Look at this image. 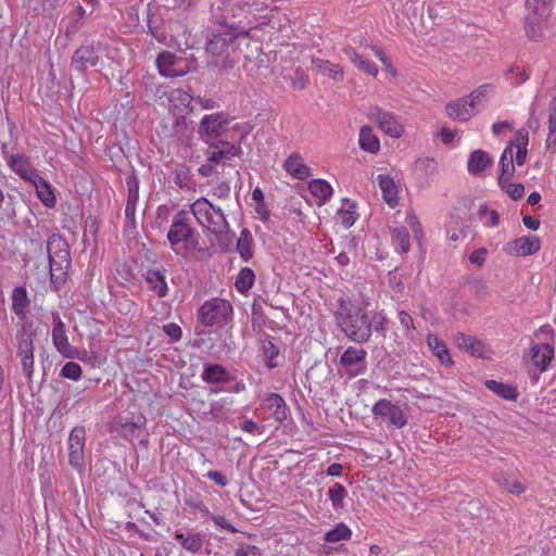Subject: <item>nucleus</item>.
I'll return each instance as SVG.
<instances>
[{
    "mask_svg": "<svg viewBox=\"0 0 556 556\" xmlns=\"http://www.w3.org/2000/svg\"><path fill=\"white\" fill-rule=\"evenodd\" d=\"M336 320L344 334L354 342L365 343L371 337L372 324L361 307H342V311L336 313Z\"/></svg>",
    "mask_w": 556,
    "mask_h": 556,
    "instance_id": "f257e3e1",
    "label": "nucleus"
},
{
    "mask_svg": "<svg viewBox=\"0 0 556 556\" xmlns=\"http://www.w3.org/2000/svg\"><path fill=\"white\" fill-rule=\"evenodd\" d=\"M50 275L53 282L64 281L66 270L71 265L70 248L61 235L53 233L48 238Z\"/></svg>",
    "mask_w": 556,
    "mask_h": 556,
    "instance_id": "f03ea898",
    "label": "nucleus"
},
{
    "mask_svg": "<svg viewBox=\"0 0 556 556\" xmlns=\"http://www.w3.org/2000/svg\"><path fill=\"white\" fill-rule=\"evenodd\" d=\"M236 39L235 28L226 26L222 31L214 34L207 41L205 50L213 56L207 62L208 66L229 68L232 63L229 60V48Z\"/></svg>",
    "mask_w": 556,
    "mask_h": 556,
    "instance_id": "7ed1b4c3",
    "label": "nucleus"
},
{
    "mask_svg": "<svg viewBox=\"0 0 556 556\" xmlns=\"http://www.w3.org/2000/svg\"><path fill=\"white\" fill-rule=\"evenodd\" d=\"M191 212L199 224L214 235H222L229 230V224L220 207L214 206L205 198L198 199L191 205Z\"/></svg>",
    "mask_w": 556,
    "mask_h": 556,
    "instance_id": "20e7f679",
    "label": "nucleus"
},
{
    "mask_svg": "<svg viewBox=\"0 0 556 556\" xmlns=\"http://www.w3.org/2000/svg\"><path fill=\"white\" fill-rule=\"evenodd\" d=\"M167 240L172 247L185 243L195 248L198 240L193 228L188 223V214L185 211L178 212L167 232Z\"/></svg>",
    "mask_w": 556,
    "mask_h": 556,
    "instance_id": "39448f33",
    "label": "nucleus"
},
{
    "mask_svg": "<svg viewBox=\"0 0 556 556\" xmlns=\"http://www.w3.org/2000/svg\"><path fill=\"white\" fill-rule=\"evenodd\" d=\"M232 312L230 303L222 299L206 301L198 311L199 320L205 326H212L225 320Z\"/></svg>",
    "mask_w": 556,
    "mask_h": 556,
    "instance_id": "423d86ee",
    "label": "nucleus"
},
{
    "mask_svg": "<svg viewBox=\"0 0 556 556\" xmlns=\"http://www.w3.org/2000/svg\"><path fill=\"white\" fill-rule=\"evenodd\" d=\"M368 118L375 121L378 127L392 138H400L404 134L403 125L392 112L384 111L379 106H371L368 111Z\"/></svg>",
    "mask_w": 556,
    "mask_h": 556,
    "instance_id": "0eeeda50",
    "label": "nucleus"
},
{
    "mask_svg": "<svg viewBox=\"0 0 556 556\" xmlns=\"http://www.w3.org/2000/svg\"><path fill=\"white\" fill-rule=\"evenodd\" d=\"M156 66L159 73L168 78L181 77L190 71L189 65L170 51H162L159 53Z\"/></svg>",
    "mask_w": 556,
    "mask_h": 556,
    "instance_id": "6e6552de",
    "label": "nucleus"
},
{
    "mask_svg": "<svg viewBox=\"0 0 556 556\" xmlns=\"http://www.w3.org/2000/svg\"><path fill=\"white\" fill-rule=\"evenodd\" d=\"M85 440L86 430L84 427H75L68 437V463L70 465L81 471L85 466Z\"/></svg>",
    "mask_w": 556,
    "mask_h": 556,
    "instance_id": "1a4fd4ad",
    "label": "nucleus"
},
{
    "mask_svg": "<svg viewBox=\"0 0 556 556\" xmlns=\"http://www.w3.org/2000/svg\"><path fill=\"white\" fill-rule=\"evenodd\" d=\"M99 59V54L93 45H84L74 52L71 65L76 72L84 73L94 67Z\"/></svg>",
    "mask_w": 556,
    "mask_h": 556,
    "instance_id": "9d476101",
    "label": "nucleus"
},
{
    "mask_svg": "<svg viewBox=\"0 0 556 556\" xmlns=\"http://www.w3.org/2000/svg\"><path fill=\"white\" fill-rule=\"evenodd\" d=\"M549 15L544 4L541 8H535V14L528 13L526 17V34L531 40H539L543 37L545 23Z\"/></svg>",
    "mask_w": 556,
    "mask_h": 556,
    "instance_id": "9b49d317",
    "label": "nucleus"
},
{
    "mask_svg": "<svg viewBox=\"0 0 556 556\" xmlns=\"http://www.w3.org/2000/svg\"><path fill=\"white\" fill-rule=\"evenodd\" d=\"M367 352L364 349H356L353 346H349L344 353L341 355L340 364L343 367L351 368L357 366L355 370H349L348 375L350 377H356L362 375L366 370V358Z\"/></svg>",
    "mask_w": 556,
    "mask_h": 556,
    "instance_id": "f8f14e48",
    "label": "nucleus"
},
{
    "mask_svg": "<svg viewBox=\"0 0 556 556\" xmlns=\"http://www.w3.org/2000/svg\"><path fill=\"white\" fill-rule=\"evenodd\" d=\"M17 341L23 371L27 378H30L34 370V342L31 334L24 331L17 336Z\"/></svg>",
    "mask_w": 556,
    "mask_h": 556,
    "instance_id": "ddd939ff",
    "label": "nucleus"
},
{
    "mask_svg": "<svg viewBox=\"0 0 556 556\" xmlns=\"http://www.w3.org/2000/svg\"><path fill=\"white\" fill-rule=\"evenodd\" d=\"M372 414L375 416L388 418L390 424L396 428H401L406 424L403 410L388 400L378 401L372 407Z\"/></svg>",
    "mask_w": 556,
    "mask_h": 556,
    "instance_id": "4468645a",
    "label": "nucleus"
},
{
    "mask_svg": "<svg viewBox=\"0 0 556 556\" xmlns=\"http://www.w3.org/2000/svg\"><path fill=\"white\" fill-rule=\"evenodd\" d=\"M227 124V118L222 113L205 115L200 123L199 134L201 138L218 137L226 130Z\"/></svg>",
    "mask_w": 556,
    "mask_h": 556,
    "instance_id": "2eb2a0df",
    "label": "nucleus"
},
{
    "mask_svg": "<svg viewBox=\"0 0 556 556\" xmlns=\"http://www.w3.org/2000/svg\"><path fill=\"white\" fill-rule=\"evenodd\" d=\"M541 248V240L535 236H523L508 243V252L517 256L535 254Z\"/></svg>",
    "mask_w": 556,
    "mask_h": 556,
    "instance_id": "dca6fc26",
    "label": "nucleus"
},
{
    "mask_svg": "<svg viewBox=\"0 0 556 556\" xmlns=\"http://www.w3.org/2000/svg\"><path fill=\"white\" fill-rule=\"evenodd\" d=\"M52 341L56 350L65 357H72V346L68 343L65 326L59 316H54Z\"/></svg>",
    "mask_w": 556,
    "mask_h": 556,
    "instance_id": "f3484780",
    "label": "nucleus"
},
{
    "mask_svg": "<svg viewBox=\"0 0 556 556\" xmlns=\"http://www.w3.org/2000/svg\"><path fill=\"white\" fill-rule=\"evenodd\" d=\"M554 357V348L548 343L535 344L531 349V361L540 371L546 370Z\"/></svg>",
    "mask_w": 556,
    "mask_h": 556,
    "instance_id": "a211bd4d",
    "label": "nucleus"
},
{
    "mask_svg": "<svg viewBox=\"0 0 556 556\" xmlns=\"http://www.w3.org/2000/svg\"><path fill=\"white\" fill-rule=\"evenodd\" d=\"M493 159L483 150H475L469 154L467 169L473 176L481 175L488 167L492 166Z\"/></svg>",
    "mask_w": 556,
    "mask_h": 556,
    "instance_id": "6ab92c4d",
    "label": "nucleus"
},
{
    "mask_svg": "<svg viewBox=\"0 0 556 556\" xmlns=\"http://www.w3.org/2000/svg\"><path fill=\"white\" fill-rule=\"evenodd\" d=\"M201 379L211 384L228 383L231 381L230 374L220 364H207L201 374Z\"/></svg>",
    "mask_w": 556,
    "mask_h": 556,
    "instance_id": "aec40b11",
    "label": "nucleus"
},
{
    "mask_svg": "<svg viewBox=\"0 0 556 556\" xmlns=\"http://www.w3.org/2000/svg\"><path fill=\"white\" fill-rule=\"evenodd\" d=\"M263 403L267 409L273 410V416L277 421L282 422L288 418L289 408L281 395L268 393Z\"/></svg>",
    "mask_w": 556,
    "mask_h": 556,
    "instance_id": "412c9836",
    "label": "nucleus"
},
{
    "mask_svg": "<svg viewBox=\"0 0 556 556\" xmlns=\"http://www.w3.org/2000/svg\"><path fill=\"white\" fill-rule=\"evenodd\" d=\"M312 64L319 73H321L325 76H328L333 81H343L344 72L342 66H340L339 64L319 58H313Z\"/></svg>",
    "mask_w": 556,
    "mask_h": 556,
    "instance_id": "4be33fe9",
    "label": "nucleus"
},
{
    "mask_svg": "<svg viewBox=\"0 0 556 556\" xmlns=\"http://www.w3.org/2000/svg\"><path fill=\"white\" fill-rule=\"evenodd\" d=\"M283 168L294 178L304 180L311 176L309 167L299 154H291L283 163Z\"/></svg>",
    "mask_w": 556,
    "mask_h": 556,
    "instance_id": "5701e85b",
    "label": "nucleus"
},
{
    "mask_svg": "<svg viewBox=\"0 0 556 556\" xmlns=\"http://www.w3.org/2000/svg\"><path fill=\"white\" fill-rule=\"evenodd\" d=\"M473 110L475 109L469 106V101L465 98L446 104V114L460 122L468 121L473 115Z\"/></svg>",
    "mask_w": 556,
    "mask_h": 556,
    "instance_id": "b1692460",
    "label": "nucleus"
},
{
    "mask_svg": "<svg viewBox=\"0 0 556 556\" xmlns=\"http://www.w3.org/2000/svg\"><path fill=\"white\" fill-rule=\"evenodd\" d=\"M378 182L382 191L383 200L390 206H395L399 203V189L394 180L388 175H379Z\"/></svg>",
    "mask_w": 556,
    "mask_h": 556,
    "instance_id": "393cba45",
    "label": "nucleus"
},
{
    "mask_svg": "<svg viewBox=\"0 0 556 556\" xmlns=\"http://www.w3.org/2000/svg\"><path fill=\"white\" fill-rule=\"evenodd\" d=\"M455 344L458 349L470 353L472 356H481L483 352V344L471 336L457 333L455 337Z\"/></svg>",
    "mask_w": 556,
    "mask_h": 556,
    "instance_id": "a878e982",
    "label": "nucleus"
},
{
    "mask_svg": "<svg viewBox=\"0 0 556 556\" xmlns=\"http://www.w3.org/2000/svg\"><path fill=\"white\" fill-rule=\"evenodd\" d=\"M359 147L366 152L377 153L380 149V141L374 134L370 126H363L359 130Z\"/></svg>",
    "mask_w": 556,
    "mask_h": 556,
    "instance_id": "bb28decb",
    "label": "nucleus"
},
{
    "mask_svg": "<svg viewBox=\"0 0 556 556\" xmlns=\"http://www.w3.org/2000/svg\"><path fill=\"white\" fill-rule=\"evenodd\" d=\"M428 346L432 353L440 359L442 365L451 366L453 361L444 342L434 334L427 338Z\"/></svg>",
    "mask_w": 556,
    "mask_h": 556,
    "instance_id": "cd10ccee",
    "label": "nucleus"
},
{
    "mask_svg": "<svg viewBox=\"0 0 556 556\" xmlns=\"http://www.w3.org/2000/svg\"><path fill=\"white\" fill-rule=\"evenodd\" d=\"M344 53L350 58L351 62L359 71L376 77L378 75L377 66L368 60H365L353 48H345Z\"/></svg>",
    "mask_w": 556,
    "mask_h": 556,
    "instance_id": "c85d7f7f",
    "label": "nucleus"
},
{
    "mask_svg": "<svg viewBox=\"0 0 556 556\" xmlns=\"http://www.w3.org/2000/svg\"><path fill=\"white\" fill-rule=\"evenodd\" d=\"M253 237L249 229L244 228L240 231V237L237 241V250L244 262L253 257Z\"/></svg>",
    "mask_w": 556,
    "mask_h": 556,
    "instance_id": "c756f323",
    "label": "nucleus"
},
{
    "mask_svg": "<svg viewBox=\"0 0 556 556\" xmlns=\"http://www.w3.org/2000/svg\"><path fill=\"white\" fill-rule=\"evenodd\" d=\"M139 200V187L138 181L134 179L132 181L128 182V198L125 208V215L126 218L135 223V215H136V207Z\"/></svg>",
    "mask_w": 556,
    "mask_h": 556,
    "instance_id": "7c9ffc66",
    "label": "nucleus"
},
{
    "mask_svg": "<svg viewBox=\"0 0 556 556\" xmlns=\"http://www.w3.org/2000/svg\"><path fill=\"white\" fill-rule=\"evenodd\" d=\"M29 301L26 289L16 287L12 292V309L18 317H25Z\"/></svg>",
    "mask_w": 556,
    "mask_h": 556,
    "instance_id": "2f4dec72",
    "label": "nucleus"
},
{
    "mask_svg": "<svg viewBox=\"0 0 556 556\" xmlns=\"http://www.w3.org/2000/svg\"><path fill=\"white\" fill-rule=\"evenodd\" d=\"M144 421L146 419L143 417H139L137 421L123 422L118 426V428H116V431L126 440L132 441L139 437Z\"/></svg>",
    "mask_w": 556,
    "mask_h": 556,
    "instance_id": "473e14b6",
    "label": "nucleus"
},
{
    "mask_svg": "<svg viewBox=\"0 0 556 556\" xmlns=\"http://www.w3.org/2000/svg\"><path fill=\"white\" fill-rule=\"evenodd\" d=\"M9 164L11 168L25 180H31L33 176H37L29 165L28 161L23 156L13 155L11 156Z\"/></svg>",
    "mask_w": 556,
    "mask_h": 556,
    "instance_id": "72a5a7b5",
    "label": "nucleus"
},
{
    "mask_svg": "<svg viewBox=\"0 0 556 556\" xmlns=\"http://www.w3.org/2000/svg\"><path fill=\"white\" fill-rule=\"evenodd\" d=\"M485 387L492 391L493 393L497 394L498 396L505 399V400H516L517 399V390L516 388L505 384L503 382L496 381V380H486L484 382Z\"/></svg>",
    "mask_w": 556,
    "mask_h": 556,
    "instance_id": "f704fd0d",
    "label": "nucleus"
},
{
    "mask_svg": "<svg viewBox=\"0 0 556 556\" xmlns=\"http://www.w3.org/2000/svg\"><path fill=\"white\" fill-rule=\"evenodd\" d=\"M173 136L177 137L179 141H187L193 129L188 123L187 118L182 115L175 116L174 123H173Z\"/></svg>",
    "mask_w": 556,
    "mask_h": 556,
    "instance_id": "c9c22d12",
    "label": "nucleus"
},
{
    "mask_svg": "<svg viewBox=\"0 0 556 556\" xmlns=\"http://www.w3.org/2000/svg\"><path fill=\"white\" fill-rule=\"evenodd\" d=\"M308 189L311 193L323 201L330 199L332 194L331 186L324 179H315L309 182Z\"/></svg>",
    "mask_w": 556,
    "mask_h": 556,
    "instance_id": "e433bc0d",
    "label": "nucleus"
},
{
    "mask_svg": "<svg viewBox=\"0 0 556 556\" xmlns=\"http://www.w3.org/2000/svg\"><path fill=\"white\" fill-rule=\"evenodd\" d=\"M254 280V271L251 268L244 267L239 271L235 286L239 292L244 293L252 288Z\"/></svg>",
    "mask_w": 556,
    "mask_h": 556,
    "instance_id": "4c0bfd02",
    "label": "nucleus"
},
{
    "mask_svg": "<svg viewBox=\"0 0 556 556\" xmlns=\"http://www.w3.org/2000/svg\"><path fill=\"white\" fill-rule=\"evenodd\" d=\"M352 531L344 523H339L334 529L328 531L325 534V541L329 543L339 542L342 540H349L351 538Z\"/></svg>",
    "mask_w": 556,
    "mask_h": 556,
    "instance_id": "58836bf2",
    "label": "nucleus"
},
{
    "mask_svg": "<svg viewBox=\"0 0 556 556\" xmlns=\"http://www.w3.org/2000/svg\"><path fill=\"white\" fill-rule=\"evenodd\" d=\"M147 281L153 285V289L157 292L159 296L166 294L167 286L164 276L159 270H148Z\"/></svg>",
    "mask_w": 556,
    "mask_h": 556,
    "instance_id": "ea45409f",
    "label": "nucleus"
},
{
    "mask_svg": "<svg viewBox=\"0 0 556 556\" xmlns=\"http://www.w3.org/2000/svg\"><path fill=\"white\" fill-rule=\"evenodd\" d=\"M392 240L396 243L402 253H407L409 250V233L404 227H395L391 231Z\"/></svg>",
    "mask_w": 556,
    "mask_h": 556,
    "instance_id": "a19ab883",
    "label": "nucleus"
},
{
    "mask_svg": "<svg viewBox=\"0 0 556 556\" xmlns=\"http://www.w3.org/2000/svg\"><path fill=\"white\" fill-rule=\"evenodd\" d=\"M328 495L334 509L343 507V500L346 496V490L341 483H334L329 489Z\"/></svg>",
    "mask_w": 556,
    "mask_h": 556,
    "instance_id": "79ce46f5",
    "label": "nucleus"
},
{
    "mask_svg": "<svg viewBox=\"0 0 556 556\" xmlns=\"http://www.w3.org/2000/svg\"><path fill=\"white\" fill-rule=\"evenodd\" d=\"M203 546V535L200 533L187 534L182 547L191 553H198Z\"/></svg>",
    "mask_w": 556,
    "mask_h": 556,
    "instance_id": "37998d69",
    "label": "nucleus"
},
{
    "mask_svg": "<svg viewBox=\"0 0 556 556\" xmlns=\"http://www.w3.org/2000/svg\"><path fill=\"white\" fill-rule=\"evenodd\" d=\"M40 182L42 185L41 188L36 186L37 194L46 206L52 207L55 204V197L48 184L42 178H40Z\"/></svg>",
    "mask_w": 556,
    "mask_h": 556,
    "instance_id": "c03bdc74",
    "label": "nucleus"
},
{
    "mask_svg": "<svg viewBox=\"0 0 556 556\" xmlns=\"http://www.w3.org/2000/svg\"><path fill=\"white\" fill-rule=\"evenodd\" d=\"M493 89V85L491 84H484V85H481L479 86L477 89H475L469 96L468 98L470 99L469 101V106L471 109H475L476 105L478 103H480L486 96V93Z\"/></svg>",
    "mask_w": 556,
    "mask_h": 556,
    "instance_id": "a18cd8bd",
    "label": "nucleus"
},
{
    "mask_svg": "<svg viewBox=\"0 0 556 556\" xmlns=\"http://www.w3.org/2000/svg\"><path fill=\"white\" fill-rule=\"evenodd\" d=\"M416 169L425 175H433L437 172V161L433 157H420L415 162Z\"/></svg>",
    "mask_w": 556,
    "mask_h": 556,
    "instance_id": "49530a36",
    "label": "nucleus"
},
{
    "mask_svg": "<svg viewBox=\"0 0 556 556\" xmlns=\"http://www.w3.org/2000/svg\"><path fill=\"white\" fill-rule=\"evenodd\" d=\"M513 200L517 201L522 198L525 187L520 182L507 181L506 184L498 185Z\"/></svg>",
    "mask_w": 556,
    "mask_h": 556,
    "instance_id": "de8ad7c7",
    "label": "nucleus"
},
{
    "mask_svg": "<svg viewBox=\"0 0 556 556\" xmlns=\"http://www.w3.org/2000/svg\"><path fill=\"white\" fill-rule=\"evenodd\" d=\"M81 375V367L74 363H66L61 369V376L67 379L77 380Z\"/></svg>",
    "mask_w": 556,
    "mask_h": 556,
    "instance_id": "09e8293b",
    "label": "nucleus"
},
{
    "mask_svg": "<svg viewBox=\"0 0 556 556\" xmlns=\"http://www.w3.org/2000/svg\"><path fill=\"white\" fill-rule=\"evenodd\" d=\"M263 353L267 359V366L269 368L276 367V364H274L273 361L278 356L279 349L271 341H267L263 343Z\"/></svg>",
    "mask_w": 556,
    "mask_h": 556,
    "instance_id": "8fccbe9b",
    "label": "nucleus"
},
{
    "mask_svg": "<svg viewBox=\"0 0 556 556\" xmlns=\"http://www.w3.org/2000/svg\"><path fill=\"white\" fill-rule=\"evenodd\" d=\"M308 83V76L304 73V71L296 68L294 71L293 77L291 78V86L295 89L303 90L307 87Z\"/></svg>",
    "mask_w": 556,
    "mask_h": 556,
    "instance_id": "3c124183",
    "label": "nucleus"
},
{
    "mask_svg": "<svg viewBox=\"0 0 556 556\" xmlns=\"http://www.w3.org/2000/svg\"><path fill=\"white\" fill-rule=\"evenodd\" d=\"M478 215L480 219H482L484 215H489V220L485 223V225L490 227H496L500 223L498 213L494 210H489L486 205H480Z\"/></svg>",
    "mask_w": 556,
    "mask_h": 556,
    "instance_id": "603ef678",
    "label": "nucleus"
},
{
    "mask_svg": "<svg viewBox=\"0 0 556 556\" xmlns=\"http://www.w3.org/2000/svg\"><path fill=\"white\" fill-rule=\"evenodd\" d=\"M211 146H213L215 149L222 150L223 152H227V154L231 157L241 153V148L236 147L228 141L219 140L216 143H211Z\"/></svg>",
    "mask_w": 556,
    "mask_h": 556,
    "instance_id": "864d4df0",
    "label": "nucleus"
},
{
    "mask_svg": "<svg viewBox=\"0 0 556 556\" xmlns=\"http://www.w3.org/2000/svg\"><path fill=\"white\" fill-rule=\"evenodd\" d=\"M231 156L227 154V152H223L222 150L215 149L213 146L210 144L207 150V161L213 164H218L222 161L228 160Z\"/></svg>",
    "mask_w": 556,
    "mask_h": 556,
    "instance_id": "5fc2aeb1",
    "label": "nucleus"
},
{
    "mask_svg": "<svg viewBox=\"0 0 556 556\" xmlns=\"http://www.w3.org/2000/svg\"><path fill=\"white\" fill-rule=\"evenodd\" d=\"M515 164H508L505 163V165H501V174L498 176V185L506 184L507 181H510L515 174Z\"/></svg>",
    "mask_w": 556,
    "mask_h": 556,
    "instance_id": "6e6d98bb",
    "label": "nucleus"
},
{
    "mask_svg": "<svg viewBox=\"0 0 556 556\" xmlns=\"http://www.w3.org/2000/svg\"><path fill=\"white\" fill-rule=\"evenodd\" d=\"M554 0H527L526 7L531 14H535V8H541V4H544L547 9V15L551 14L552 5Z\"/></svg>",
    "mask_w": 556,
    "mask_h": 556,
    "instance_id": "4d7b16f0",
    "label": "nucleus"
},
{
    "mask_svg": "<svg viewBox=\"0 0 556 556\" xmlns=\"http://www.w3.org/2000/svg\"><path fill=\"white\" fill-rule=\"evenodd\" d=\"M163 330L170 338L172 341H179L181 338V329L178 325L174 323L164 325Z\"/></svg>",
    "mask_w": 556,
    "mask_h": 556,
    "instance_id": "13d9d810",
    "label": "nucleus"
},
{
    "mask_svg": "<svg viewBox=\"0 0 556 556\" xmlns=\"http://www.w3.org/2000/svg\"><path fill=\"white\" fill-rule=\"evenodd\" d=\"M338 215L341 218L342 225L346 228L351 227L356 220L355 213L350 210H340Z\"/></svg>",
    "mask_w": 556,
    "mask_h": 556,
    "instance_id": "bf43d9fd",
    "label": "nucleus"
},
{
    "mask_svg": "<svg viewBox=\"0 0 556 556\" xmlns=\"http://www.w3.org/2000/svg\"><path fill=\"white\" fill-rule=\"evenodd\" d=\"M505 489L514 495H520L526 491V486L518 480L507 482L505 484Z\"/></svg>",
    "mask_w": 556,
    "mask_h": 556,
    "instance_id": "052dcab7",
    "label": "nucleus"
},
{
    "mask_svg": "<svg viewBox=\"0 0 556 556\" xmlns=\"http://www.w3.org/2000/svg\"><path fill=\"white\" fill-rule=\"evenodd\" d=\"M548 131H556V98L549 103Z\"/></svg>",
    "mask_w": 556,
    "mask_h": 556,
    "instance_id": "680f3d73",
    "label": "nucleus"
},
{
    "mask_svg": "<svg viewBox=\"0 0 556 556\" xmlns=\"http://www.w3.org/2000/svg\"><path fill=\"white\" fill-rule=\"evenodd\" d=\"M399 319H400L401 325L405 328L406 331L415 329L413 318L407 312L401 311L399 313Z\"/></svg>",
    "mask_w": 556,
    "mask_h": 556,
    "instance_id": "e2e57ef3",
    "label": "nucleus"
},
{
    "mask_svg": "<svg viewBox=\"0 0 556 556\" xmlns=\"http://www.w3.org/2000/svg\"><path fill=\"white\" fill-rule=\"evenodd\" d=\"M206 476L219 486H225L228 483L227 478L217 470H210Z\"/></svg>",
    "mask_w": 556,
    "mask_h": 556,
    "instance_id": "0e129e2a",
    "label": "nucleus"
},
{
    "mask_svg": "<svg viewBox=\"0 0 556 556\" xmlns=\"http://www.w3.org/2000/svg\"><path fill=\"white\" fill-rule=\"evenodd\" d=\"M514 142H510L503 151L500 165H505V163L511 164L514 163V153H513Z\"/></svg>",
    "mask_w": 556,
    "mask_h": 556,
    "instance_id": "69168bd1",
    "label": "nucleus"
},
{
    "mask_svg": "<svg viewBox=\"0 0 556 556\" xmlns=\"http://www.w3.org/2000/svg\"><path fill=\"white\" fill-rule=\"evenodd\" d=\"M212 520L215 522L216 526L223 529H226L230 532H237V529L231 523H229L223 516H212Z\"/></svg>",
    "mask_w": 556,
    "mask_h": 556,
    "instance_id": "338daca9",
    "label": "nucleus"
},
{
    "mask_svg": "<svg viewBox=\"0 0 556 556\" xmlns=\"http://www.w3.org/2000/svg\"><path fill=\"white\" fill-rule=\"evenodd\" d=\"M517 141H516V146L519 147V146H523L525 148H527L528 143H529V132L526 128H520L517 130Z\"/></svg>",
    "mask_w": 556,
    "mask_h": 556,
    "instance_id": "774afa93",
    "label": "nucleus"
}]
</instances>
